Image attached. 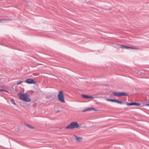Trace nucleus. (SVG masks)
Returning <instances> with one entry per match:
<instances>
[{
    "instance_id": "obj_1",
    "label": "nucleus",
    "mask_w": 149,
    "mask_h": 149,
    "mask_svg": "<svg viewBox=\"0 0 149 149\" xmlns=\"http://www.w3.org/2000/svg\"><path fill=\"white\" fill-rule=\"evenodd\" d=\"M18 95L19 98L23 101L26 102H29L31 100L29 94L26 93L23 94L21 93H18Z\"/></svg>"
},
{
    "instance_id": "obj_2",
    "label": "nucleus",
    "mask_w": 149,
    "mask_h": 149,
    "mask_svg": "<svg viewBox=\"0 0 149 149\" xmlns=\"http://www.w3.org/2000/svg\"><path fill=\"white\" fill-rule=\"evenodd\" d=\"M79 127V125L77 122H73L68 125L66 127V129H72L74 128H78Z\"/></svg>"
},
{
    "instance_id": "obj_3",
    "label": "nucleus",
    "mask_w": 149,
    "mask_h": 149,
    "mask_svg": "<svg viewBox=\"0 0 149 149\" xmlns=\"http://www.w3.org/2000/svg\"><path fill=\"white\" fill-rule=\"evenodd\" d=\"M58 100L60 102L64 103L65 102L63 92L62 91H61L58 92Z\"/></svg>"
},
{
    "instance_id": "obj_4",
    "label": "nucleus",
    "mask_w": 149,
    "mask_h": 149,
    "mask_svg": "<svg viewBox=\"0 0 149 149\" xmlns=\"http://www.w3.org/2000/svg\"><path fill=\"white\" fill-rule=\"evenodd\" d=\"M113 94L117 97L127 96L128 95V94L125 92H113Z\"/></svg>"
},
{
    "instance_id": "obj_5",
    "label": "nucleus",
    "mask_w": 149,
    "mask_h": 149,
    "mask_svg": "<svg viewBox=\"0 0 149 149\" xmlns=\"http://www.w3.org/2000/svg\"><path fill=\"white\" fill-rule=\"evenodd\" d=\"M25 82L29 84H35L36 83V81L33 79L31 78H29L26 79Z\"/></svg>"
},
{
    "instance_id": "obj_6",
    "label": "nucleus",
    "mask_w": 149,
    "mask_h": 149,
    "mask_svg": "<svg viewBox=\"0 0 149 149\" xmlns=\"http://www.w3.org/2000/svg\"><path fill=\"white\" fill-rule=\"evenodd\" d=\"M126 104L127 106H132L135 105L136 106H139L141 105V104L139 103H136L135 102H133L132 103H128L126 102Z\"/></svg>"
},
{
    "instance_id": "obj_7",
    "label": "nucleus",
    "mask_w": 149,
    "mask_h": 149,
    "mask_svg": "<svg viewBox=\"0 0 149 149\" xmlns=\"http://www.w3.org/2000/svg\"><path fill=\"white\" fill-rule=\"evenodd\" d=\"M91 110H94L96 111H97V110L94 108L89 107L84 109L82 111L83 112H85L88 111H91Z\"/></svg>"
},
{
    "instance_id": "obj_8",
    "label": "nucleus",
    "mask_w": 149,
    "mask_h": 149,
    "mask_svg": "<svg viewBox=\"0 0 149 149\" xmlns=\"http://www.w3.org/2000/svg\"><path fill=\"white\" fill-rule=\"evenodd\" d=\"M74 136L75 137L77 141L78 142H80L83 139L82 137H81L76 136L75 135H74Z\"/></svg>"
},
{
    "instance_id": "obj_9",
    "label": "nucleus",
    "mask_w": 149,
    "mask_h": 149,
    "mask_svg": "<svg viewBox=\"0 0 149 149\" xmlns=\"http://www.w3.org/2000/svg\"><path fill=\"white\" fill-rule=\"evenodd\" d=\"M121 48H125L126 49H135V48H133L132 47H130L128 46H125L124 45H122V46L121 47Z\"/></svg>"
},
{
    "instance_id": "obj_10",
    "label": "nucleus",
    "mask_w": 149,
    "mask_h": 149,
    "mask_svg": "<svg viewBox=\"0 0 149 149\" xmlns=\"http://www.w3.org/2000/svg\"><path fill=\"white\" fill-rule=\"evenodd\" d=\"M81 96L83 98L85 99H89L90 97L89 96L84 94L82 95Z\"/></svg>"
},
{
    "instance_id": "obj_11",
    "label": "nucleus",
    "mask_w": 149,
    "mask_h": 149,
    "mask_svg": "<svg viewBox=\"0 0 149 149\" xmlns=\"http://www.w3.org/2000/svg\"><path fill=\"white\" fill-rule=\"evenodd\" d=\"M10 101H11V102L13 104H14L15 105H16V104L14 101V99H11Z\"/></svg>"
},
{
    "instance_id": "obj_12",
    "label": "nucleus",
    "mask_w": 149,
    "mask_h": 149,
    "mask_svg": "<svg viewBox=\"0 0 149 149\" xmlns=\"http://www.w3.org/2000/svg\"><path fill=\"white\" fill-rule=\"evenodd\" d=\"M107 100L109 101H110V102H113V101H114V99H111L108 98V99H107Z\"/></svg>"
},
{
    "instance_id": "obj_13",
    "label": "nucleus",
    "mask_w": 149,
    "mask_h": 149,
    "mask_svg": "<svg viewBox=\"0 0 149 149\" xmlns=\"http://www.w3.org/2000/svg\"><path fill=\"white\" fill-rule=\"evenodd\" d=\"M0 91L8 93V92L7 91H6L5 90L3 89H0Z\"/></svg>"
},
{
    "instance_id": "obj_14",
    "label": "nucleus",
    "mask_w": 149,
    "mask_h": 149,
    "mask_svg": "<svg viewBox=\"0 0 149 149\" xmlns=\"http://www.w3.org/2000/svg\"><path fill=\"white\" fill-rule=\"evenodd\" d=\"M27 126L28 127H29V128H31L33 129V128H34V127H31V125H28V124L27 125Z\"/></svg>"
},
{
    "instance_id": "obj_15",
    "label": "nucleus",
    "mask_w": 149,
    "mask_h": 149,
    "mask_svg": "<svg viewBox=\"0 0 149 149\" xmlns=\"http://www.w3.org/2000/svg\"><path fill=\"white\" fill-rule=\"evenodd\" d=\"M23 82L22 81H20L17 83V85H18L21 84V83H22Z\"/></svg>"
},
{
    "instance_id": "obj_16",
    "label": "nucleus",
    "mask_w": 149,
    "mask_h": 149,
    "mask_svg": "<svg viewBox=\"0 0 149 149\" xmlns=\"http://www.w3.org/2000/svg\"><path fill=\"white\" fill-rule=\"evenodd\" d=\"M118 100L116 99H114V101L113 102L117 103V101Z\"/></svg>"
},
{
    "instance_id": "obj_17",
    "label": "nucleus",
    "mask_w": 149,
    "mask_h": 149,
    "mask_svg": "<svg viewBox=\"0 0 149 149\" xmlns=\"http://www.w3.org/2000/svg\"><path fill=\"white\" fill-rule=\"evenodd\" d=\"M122 103H123V102L122 101H119V104H122Z\"/></svg>"
},
{
    "instance_id": "obj_18",
    "label": "nucleus",
    "mask_w": 149,
    "mask_h": 149,
    "mask_svg": "<svg viewBox=\"0 0 149 149\" xmlns=\"http://www.w3.org/2000/svg\"><path fill=\"white\" fill-rule=\"evenodd\" d=\"M89 98H91V99H93V98H94V97H93V96H89Z\"/></svg>"
},
{
    "instance_id": "obj_19",
    "label": "nucleus",
    "mask_w": 149,
    "mask_h": 149,
    "mask_svg": "<svg viewBox=\"0 0 149 149\" xmlns=\"http://www.w3.org/2000/svg\"><path fill=\"white\" fill-rule=\"evenodd\" d=\"M119 100H118L117 101V103H118V104H119Z\"/></svg>"
},
{
    "instance_id": "obj_20",
    "label": "nucleus",
    "mask_w": 149,
    "mask_h": 149,
    "mask_svg": "<svg viewBox=\"0 0 149 149\" xmlns=\"http://www.w3.org/2000/svg\"><path fill=\"white\" fill-rule=\"evenodd\" d=\"M147 106H149V103L147 105H146Z\"/></svg>"
},
{
    "instance_id": "obj_21",
    "label": "nucleus",
    "mask_w": 149,
    "mask_h": 149,
    "mask_svg": "<svg viewBox=\"0 0 149 149\" xmlns=\"http://www.w3.org/2000/svg\"><path fill=\"white\" fill-rule=\"evenodd\" d=\"M1 19H0V21H1Z\"/></svg>"
}]
</instances>
